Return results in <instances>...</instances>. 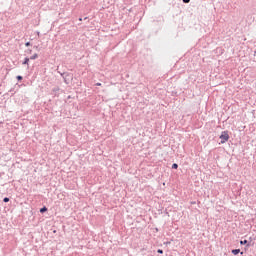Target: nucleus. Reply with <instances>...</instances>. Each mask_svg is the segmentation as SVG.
Returning a JSON list of instances; mask_svg holds the SVG:
<instances>
[{
	"label": "nucleus",
	"instance_id": "obj_17",
	"mask_svg": "<svg viewBox=\"0 0 256 256\" xmlns=\"http://www.w3.org/2000/svg\"><path fill=\"white\" fill-rule=\"evenodd\" d=\"M164 245H171V242H164Z\"/></svg>",
	"mask_w": 256,
	"mask_h": 256
},
{
	"label": "nucleus",
	"instance_id": "obj_13",
	"mask_svg": "<svg viewBox=\"0 0 256 256\" xmlns=\"http://www.w3.org/2000/svg\"><path fill=\"white\" fill-rule=\"evenodd\" d=\"M9 201H10L9 197H4L3 203H9Z\"/></svg>",
	"mask_w": 256,
	"mask_h": 256
},
{
	"label": "nucleus",
	"instance_id": "obj_21",
	"mask_svg": "<svg viewBox=\"0 0 256 256\" xmlns=\"http://www.w3.org/2000/svg\"><path fill=\"white\" fill-rule=\"evenodd\" d=\"M165 215H169V212H167V210L165 211Z\"/></svg>",
	"mask_w": 256,
	"mask_h": 256
},
{
	"label": "nucleus",
	"instance_id": "obj_25",
	"mask_svg": "<svg viewBox=\"0 0 256 256\" xmlns=\"http://www.w3.org/2000/svg\"><path fill=\"white\" fill-rule=\"evenodd\" d=\"M79 21H83V18H79Z\"/></svg>",
	"mask_w": 256,
	"mask_h": 256
},
{
	"label": "nucleus",
	"instance_id": "obj_23",
	"mask_svg": "<svg viewBox=\"0 0 256 256\" xmlns=\"http://www.w3.org/2000/svg\"><path fill=\"white\" fill-rule=\"evenodd\" d=\"M239 253H240V255H244V252H242V251H240Z\"/></svg>",
	"mask_w": 256,
	"mask_h": 256
},
{
	"label": "nucleus",
	"instance_id": "obj_16",
	"mask_svg": "<svg viewBox=\"0 0 256 256\" xmlns=\"http://www.w3.org/2000/svg\"><path fill=\"white\" fill-rule=\"evenodd\" d=\"M183 3H191V0H182Z\"/></svg>",
	"mask_w": 256,
	"mask_h": 256
},
{
	"label": "nucleus",
	"instance_id": "obj_1",
	"mask_svg": "<svg viewBox=\"0 0 256 256\" xmlns=\"http://www.w3.org/2000/svg\"><path fill=\"white\" fill-rule=\"evenodd\" d=\"M219 139H220V144L223 145L224 143H227L229 139H231V136H229V132L227 130H224L221 132Z\"/></svg>",
	"mask_w": 256,
	"mask_h": 256
},
{
	"label": "nucleus",
	"instance_id": "obj_22",
	"mask_svg": "<svg viewBox=\"0 0 256 256\" xmlns=\"http://www.w3.org/2000/svg\"><path fill=\"white\" fill-rule=\"evenodd\" d=\"M155 231H156V232H159V228H155Z\"/></svg>",
	"mask_w": 256,
	"mask_h": 256
},
{
	"label": "nucleus",
	"instance_id": "obj_11",
	"mask_svg": "<svg viewBox=\"0 0 256 256\" xmlns=\"http://www.w3.org/2000/svg\"><path fill=\"white\" fill-rule=\"evenodd\" d=\"M25 53H26L27 55H31V53H33V50L27 49V50H25Z\"/></svg>",
	"mask_w": 256,
	"mask_h": 256
},
{
	"label": "nucleus",
	"instance_id": "obj_6",
	"mask_svg": "<svg viewBox=\"0 0 256 256\" xmlns=\"http://www.w3.org/2000/svg\"><path fill=\"white\" fill-rule=\"evenodd\" d=\"M39 211L43 215L44 213H47V211H49V208H47V206H43L42 208H40Z\"/></svg>",
	"mask_w": 256,
	"mask_h": 256
},
{
	"label": "nucleus",
	"instance_id": "obj_24",
	"mask_svg": "<svg viewBox=\"0 0 256 256\" xmlns=\"http://www.w3.org/2000/svg\"><path fill=\"white\" fill-rule=\"evenodd\" d=\"M249 241H253V238H252V237H250V238H249Z\"/></svg>",
	"mask_w": 256,
	"mask_h": 256
},
{
	"label": "nucleus",
	"instance_id": "obj_20",
	"mask_svg": "<svg viewBox=\"0 0 256 256\" xmlns=\"http://www.w3.org/2000/svg\"><path fill=\"white\" fill-rule=\"evenodd\" d=\"M34 49H39V46H34Z\"/></svg>",
	"mask_w": 256,
	"mask_h": 256
},
{
	"label": "nucleus",
	"instance_id": "obj_15",
	"mask_svg": "<svg viewBox=\"0 0 256 256\" xmlns=\"http://www.w3.org/2000/svg\"><path fill=\"white\" fill-rule=\"evenodd\" d=\"M25 47H31V42H26Z\"/></svg>",
	"mask_w": 256,
	"mask_h": 256
},
{
	"label": "nucleus",
	"instance_id": "obj_3",
	"mask_svg": "<svg viewBox=\"0 0 256 256\" xmlns=\"http://www.w3.org/2000/svg\"><path fill=\"white\" fill-rule=\"evenodd\" d=\"M240 245H246V248L249 249L253 244L247 240H240Z\"/></svg>",
	"mask_w": 256,
	"mask_h": 256
},
{
	"label": "nucleus",
	"instance_id": "obj_12",
	"mask_svg": "<svg viewBox=\"0 0 256 256\" xmlns=\"http://www.w3.org/2000/svg\"><path fill=\"white\" fill-rule=\"evenodd\" d=\"M16 79H17V81H23V76L18 75V76H16Z\"/></svg>",
	"mask_w": 256,
	"mask_h": 256
},
{
	"label": "nucleus",
	"instance_id": "obj_5",
	"mask_svg": "<svg viewBox=\"0 0 256 256\" xmlns=\"http://www.w3.org/2000/svg\"><path fill=\"white\" fill-rule=\"evenodd\" d=\"M29 61H31L30 58L29 57H25L23 62H22V65H27V67H29Z\"/></svg>",
	"mask_w": 256,
	"mask_h": 256
},
{
	"label": "nucleus",
	"instance_id": "obj_19",
	"mask_svg": "<svg viewBox=\"0 0 256 256\" xmlns=\"http://www.w3.org/2000/svg\"><path fill=\"white\" fill-rule=\"evenodd\" d=\"M87 19H89V17H84V21H87Z\"/></svg>",
	"mask_w": 256,
	"mask_h": 256
},
{
	"label": "nucleus",
	"instance_id": "obj_10",
	"mask_svg": "<svg viewBox=\"0 0 256 256\" xmlns=\"http://www.w3.org/2000/svg\"><path fill=\"white\" fill-rule=\"evenodd\" d=\"M172 169H179V164L173 163L172 164Z\"/></svg>",
	"mask_w": 256,
	"mask_h": 256
},
{
	"label": "nucleus",
	"instance_id": "obj_18",
	"mask_svg": "<svg viewBox=\"0 0 256 256\" xmlns=\"http://www.w3.org/2000/svg\"><path fill=\"white\" fill-rule=\"evenodd\" d=\"M96 87H101V83H96Z\"/></svg>",
	"mask_w": 256,
	"mask_h": 256
},
{
	"label": "nucleus",
	"instance_id": "obj_26",
	"mask_svg": "<svg viewBox=\"0 0 256 256\" xmlns=\"http://www.w3.org/2000/svg\"><path fill=\"white\" fill-rule=\"evenodd\" d=\"M53 233H57V230H53Z\"/></svg>",
	"mask_w": 256,
	"mask_h": 256
},
{
	"label": "nucleus",
	"instance_id": "obj_8",
	"mask_svg": "<svg viewBox=\"0 0 256 256\" xmlns=\"http://www.w3.org/2000/svg\"><path fill=\"white\" fill-rule=\"evenodd\" d=\"M31 61H35V59H39V54L35 53L29 58Z\"/></svg>",
	"mask_w": 256,
	"mask_h": 256
},
{
	"label": "nucleus",
	"instance_id": "obj_2",
	"mask_svg": "<svg viewBox=\"0 0 256 256\" xmlns=\"http://www.w3.org/2000/svg\"><path fill=\"white\" fill-rule=\"evenodd\" d=\"M73 80V73L71 72H66L63 81L65 83V85H69Z\"/></svg>",
	"mask_w": 256,
	"mask_h": 256
},
{
	"label": "nucleus",
	"instance_id": "obj_27",
	"mask_svg": "<svg viewBox=\"0 0 256 256\" xmlns=\"http://www.w3.org/2000/svg\"><path fill=\"white\" fill-rule=\"evenodd\" d=\"M37 35H41V33H40V32H37Z\"/></svg>",
	"mask_w": 256,
	"mask_h": 256
},
{
	"label": "nucleus",
	"instance_id": "obj_9",
	"mask_svg": "<svg viewBox=\"0 0 256 256\" xmlns=\"http://www.w3.org/2000/svg\"><path fill=\"white\" fill-rule=\"evenodd\" d=\"M9 93H11V97H13V95H14L15 93H17V91H15V88H11V89L9 90Z\"/></svg>",
	"mask_w": 256,
	"mask_h": 256
},
{
	"label": "nucleus",
	"instance_id": "obj_4",
	"mask_svg": "<svg viewBox=\"0 0 256 256\" xmlns=\"http://www.w3.org/2000/svg\"><path fill=\"white\" fill-rule=\"evenodd\" d=\"M56 71L60 75V77H62V79H65V75L67 74V72H61V70H59V67H57Z\"/></svg>",
	"mask_w": 256,
	"mask_h": 256
},
{
	"label": "nucleus",
	"instance_id": "obj_7",
	"mask_svg": "<svg viewBox=\"0 0 256 256\" xmlns=\"http://www.w3.org/2000/svg\"><path fill=\"white\" fill-rule=\"evenodd\" d=\"M231 253L232 255H239V253H241V249H232Z\"/></svg>",
	"mask_w": 256,
	"mask_h": 256
},
{
	"label": "nucleus",
	"instance_id": "obj_14",
	"mask_svg": "<svg viewBox=\"0 0 256 256\" xmlns=\"http://www.w3.org/2000/svg\"><path fill=\"white\" fill-rule=\"evenodd\" d=\"M157 253H159V255H163V249H158Z\"/></svg>",
	"mask_w": 256,
	"mask_h": 256
}]
</instances>
